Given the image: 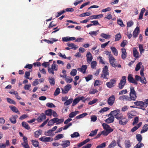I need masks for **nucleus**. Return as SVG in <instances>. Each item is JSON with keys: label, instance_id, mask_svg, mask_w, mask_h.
Masks as SVG:
<instances>
[{"label": "nucleus", "instance_id": "423d86ee", "mask_svg": "<svg viewBox=\"0 0 148 148\" xmlns=\"http://www.w3.org/2000/svg\"><path fill=\"white\" fill-rule=\"evenodd\" d=\"M126 78L125 76H123L122 77L121 79L118 84V87L120 89H123L125 85L126 82Z\"/></svg>", "mask_w": 148, "mask_h": 148}, {"label": "nucleus", "instance_id": "2eb2a0df", "mask_svg": "<svg viewBox=\"0 0 148 148\" xmlns=\"http://www.w3.org/2000/svg\"><path fill=\"white\" fill-rule=\"evenodd\" d=\"M86 57H87V61L88 63H90L91 62L93 57L92 54L90 52H88L87 53Z\"/></svg>", "mask_w": 148, "mask_h": 148}, {"label": "nucleus", "instance_id": "f03ea898", "mask_svg": "<svg viewBox=\"0 0 148 148\" xmlns=\"http://www.w3.org/2000/svg\"><path fill=\"white\" fill-rule=\"evenodd\" d=\"M130 92L129 94L130 96L132 99V100L135 101L137 98V93L134 90V88L131 86L130 87Z\"/></svg>", "mask_w": 148, "mask_h": 148}, {"label": "nucleus", "instance_id": "9d476101", "mask_svg": "<svg viewBox=\"0 0 148 148\" xmlns=\"http://www.w3.org/2000/svg\"><path fill=\"white\" fill-rule=\"evenodd\" d=\"M115 97L112 95L108 99V104L110 106H112L114 104L115 101Z\"/></svg>", "mask_w": 148, "mask_h": 148}, {"label": "nucleus", "instance_id": "49530a36", "mask_svg": "<svg viewBox=\"0 0 148 148\" xmlns=\"http://www.w3.org/2000/svg\"><path fill=\"white\" fill-rule=\"evenodd\" d=\"M110 35H108L103 33H101V36L105 39H108L110 38Z\"/></svg>", "mask_w": 148, "mask_h": 148}, {"label": "nucleus", "instance_id": "473e14b6", "mask_svg": "<svg viewBox=\"0 0 148 148\" xmlns=\"http://www.w3.org/2000/svg\"><path fill=\"white\" fill-rule=\"evenodd\" d=\"M73 101V99L71 98L69 99H67L64 103V105L65 106H67L71 104Z\"/></svg>", "mask_w": 148, "mask_h": 148}, {"label": "nucleus", "instance_id": "72a5a7b5", "mask_svg": "<svg viewBox=\"0 0 148 148\" xmlns=\"http://www.w3.org/2000/svg\"><path fill=\"white\" fill-rule=\"evenodd\" d=\"M46 115L49 116H51L52 114V110L51 109H49L46 110L45 112Z\"/></svg>", "mask_w": 148, "mask_h": 148}, {"label": "nucleus", "instance_id": "0eeeda50", "mask_svg": "<svg viewBox=\"0 0 148 148\" xmlns=\"http://www.w3.org/2000/svg\"><path fill=\"white\" fill-rule=\"evenodd\" d=\"M127 79L129 82L130 83H132L136 85L138 84L137 82L134 78L133 77V75L132 74H129L128 75Z\"/></svg>", "mask_w": 148, "mask_h": 148}, {"label": "nucleus", "instance_id": "a18cd8bd", "mask_svg": "<svg viewBox=\"0 0 148 148\" xmlns=\"http://www.w3.org/2000/svg\"><path fill=\"white\" fill-rule=\"evenodd\" d=\"M138 47L140 52V53L142 54L144 52V51L145 50V49L143 48V45L141 44L139 45Z\"/></svg>", "mask_w": 148, "mask_h": 148}, {"label": "nucleus", "instance_id": "bb28decb", "mask_svg": "<svg viewBox=\"0 0 148 148\" xmlns=\"http://www.w3.org/2000/svg\"><path fill=\"white\" fill-rule=\"evenodd\" d=\"M125 148H130L131 146L130 141L129 140H125Z\"/></svg>", "mask_w": 148, "mask_h": 148}, {"label": "nucleus", "instance_id": "f257e3e1", "mask_svg": "<svg viewBox=\"0 0 148 148\" xmlns=\"http://www.w3.org/2000/svg\"><path fill=\"white\" fill-rule=\"evenodd\" d=\"M108 71V66H105L103 68L101 77L103 79H106L107 80L109 77V73Z\"/></svg>", "mask_w": 148, "mask_h": 148}, {"label": "nucleus", "instance_id": "5fc2aeb1", "mask_svg": "<svg viewBox=\"0 0 148 148\" xmlns=\"http://www.w3.org/2000/svg\"><path fill=\"white\" fill-rule=\"evenodd\" d=\"M99 32V30L95 31H91L89 33V34L91 36H96L98 33V32Z\"/></svg>", "mask_w": 148, "mask_h": 148}, {"label": "nucleus", "instance_id": "052dcab7", "mask_svg": "<svg viewBox=\"0 0 148 148\" xmlns=\"http://www.w3.org/2000/svg\"><path fill=\"white\" fill-rule=\"evenodd\" d=\"M140 81L143 84H145L147 83L145 77H141Z\"/></svg>", "mask_w": 148, "mask_h": 148}, {"label": "nucleus", "instance_id": "680f3d73", "mask_svg": "<svg viewBox=\"0 0 148 148\" xmlns=\"http://www.w3.org/2000/svg\"><path fill=\"white\" fill-rule=\"evenodd\" d=\"M106 143H103L102 144L98 145L96 148H103L105 147L106 146Z\"/></svg>", "mask_w": 148, "mask_h": 148}, {"label": "nucleus", "instance_id": "09e8293b", "mask_svg": "<svg viewBox=\"0 0 148 148\" xmlns=\"http://www.w3.org/2000/svg\"><path fill=\"white\" fill-rule=\"evenodd\" d=\"M60 93V90L59 88H57L56 89V90L54 92V95L55 96H57Z\"/></svg>", "mask_w": 148, "mask_h": 148}, {"label": "nucleus", "instance_id": "6e6d98bb", "mask_svg": "<svg viewBox=\"0 0 148 148\" xmlns=\"http://www.w3.org/2000/svg\"><path fill=\"white\" fill-rule=\"evenodd\" d=\"M71 88V86L70 84H67L64 87V89L66 91L68 92Z\"/></svg>", "mask_w": 148, "mask_h": 148}, {"label": "nucleus", "instance_id": "5701e85b", "mask_svg": "<svg viewBox=\"0 0 148 148\" xmlns=\"http://www.w3.org/2000/svg\"><path fill=\"white\" fill-rule=\"evenodd\" d=\"M67 45L68 47H71V49H73L74 50H76L78 48V47L77 46L75 45L73 43H68L67 44Z\"/></svg>", "mask_w": 148, "mask_h": 148}, {"label": "nucleus", "instance_id": "7ed1b4c3", "mask_svg": "<svg viewBox=\"0 0 148 148\" xmlns=\"http://www.w3.org/2000/svg\"><path fill=\"white\" fill-rule=\"evenodd\" d=\"M117 119L119 120V123L123 125H126L128 122V120L122 114Z\"/></svg>", "mask_w": 148, "mask_h": 148}, {"label": "nucleus", "instance_id": "a211bd4d", "mask_svg": "<svg viewBox=\"0 0 148 148\" xmlns=\"http://www.w3.org/2000/svg\"><path fill=\"white\" fill-rule=\"evenodd\" d=\"M87 68V66L86 65H83L81 68H78V70L81 72L83 74H84L85 73L86 71Z\"/></svg>", "mask_w": 148, "mask_h": 148}, {"label": "nucleus", "instance_id": "e2e57ef3", "mask_svg": "<svg viewBox=\"0 0 148 148\" xmlns=\"http://www.w3.org/2000/svg\"><path fill=\"white\" fill-rule=\"evenodd\" d=\"M117 23L121 27H123L125 26V25L123 24V21L121 20H118Z\"/></svg>", "mask_w": 148, "mask_h": 148}, {"label": "nucleus", "instance_id": "ea45409f", "mask_svg": "<svg viewBox=\"0 0 148 148\" xmlns=\"http://www.w3.org/2000/svg\"><path fill=\"white\" fill-rule=\"evenodd\" d=\"M144 145L141 142L138 143L134 147V148H141L144 146Z\"/></svg>", "mask_w": 148, "mask_h": 148}, {"label": "nucleus", "instance_id": "f3484780", "mask_svg": "<svg viewBox=\"0 0 148 148\" xmlns=\"http://www.w3.org/2000/svg\"><path fill=\"white\" fill-rule=\"evenodd\" d=\"M18 117V116L17 115H13L10 118L9 120L12 123L15 124L16 123V119Z\"/></svg>", "mask_w": 148, "mask_h": 148}, {"label": "nucleus", "instance_id": "f704fd0d", "mask_svg": "<svg viewBox=\"0 0 148 148\" xmlns=\"http://www.w3.org/2000/svg\"><path fill=\"white\" fill-rule=\"evenodd\" d=\"M32 145L35 147H37L39 145V143L37 140H31Z\"/></svg>", "mask_w": 148, "mask_h": 148}, {"label": "nucleus", "instance_id": "e433bc0d", "mask_svg": "<svg viewBox=\"0 0 148 148\" xmlns=\"http://www.w3.org/2000/svg\"><path fill=\"white\" fill-rule=\"evenodd\" d=\"M98 130V129H95L94 130L92 131L89 134V136L91 137L94 136L97 134Z\"/></svg>", "mask_w": 148, "mask_h": 148}, {"label": "nucleus", "instance_id": "0e129e2a", "mask_svg": "<svg viewBox=\"0 0 148 148\" xmlns=\"http://www.w3.org/2000/svg\"><path fill=\"white\" fill-rule=\"evenodd\" d=\"M109 109V108L107 107H105L101 109V110L99 111L101 113L104 112L106 111H108Z\"/></svg>", "mask_w": 148, "mask_h": 148}, {"label": "nucleus", "instance_id": "c03bdc74", "mask_svg": "<svg viewBox=\"0 0 148 148\" xmlns=\"http://www.w3.org/2000/svg\"><path fill=\"white\" fill-rule=\"evenodd\" d=\"M7 101L9 103L15 105L16 104V102L13 99L9 98H6Z\"/></svg>", "mask_w": 148, "mask_h": 148}, {"label": "nucleus", "instance_id": "864d4df0", "mask_svg": "<svg viewBox=\"0 0 148 148\" xmlns=\"http://www.w3.org/2000/svg\"><path fill=\"white\" fill-rule=\"evenodd\" d=\"M77 70L75 69H73L70 72V75L72 76H75L77 74Z\"/></svg>", "mask_w": 148, "mask_h": 148}, {"label": "nucleus", "instance_id": "79ce46f5", "mask_svg": "<svg viewBox=\"0 0 148 148\" xmlns=\"http://www.w3.org/2000/svg\"><path fill=\"white\" fill-rule=\"evenodd\" d=\"M98 92V91L96 88L91 89L89 92L90 94H95Z\"/></svg>", "mask_w": 148, "mask_h": 148}, {"label": "nucleus", "instance_id": "6e6552de", "mask_svg": "<svg viewBox=\"0 0 148 148\" xmlns=\"http://www.w3.org/2000/svg\"><path fill=\"white\" fill-rule=\"evenodd\" d=\"M116 82V81L115 79H112L109 82H107L106 85L108 88H112L114 86V84H115Z\"/></svg>", "mask_w": 148, "mask_h": 148}, {"label": "nucleus", "instance_id": "3c124183", "mask_svg": "<svg viewBox=\"0 0 148 148\" xmlns=\"http://www.w3.org/2000/svg\"><path fill=\"white\" fill-rule=\"evenodd\" d=\"M97 63L96 61H92L91 63V67L92 69H95V68L96 66L97 65Z\"/></svg>", "mask_w": 148, "mask_h": 148}, {"label": "nucleus", "instance_id": "412c9836", "mask_svg": "<svg viewBox=\"0 0 148 148\" xmlns=\"http://www.w3.org/2000/svg\"><path fill=\"white\" fill-rule=\"evenodd\" d=\"M114 118L113 116H111L108 118L106 119L105 121L108 123H110L113 122L114 121Z\"/></svg>", "mask_w": 148, "mask_h": 148}, {"label": "nucleus", "instance_id": "4d7b16f0", "mask_svg": "<svg viewBox=\"0 0 148 148\" xmlns=\"http://www.w3.org/2000/svg\"><path fill=\"white\" fill-rule=\"evenodd\" d=\"M46 106L49 108H55V106L52 103H48L46 104Z\"/></svg>", "mask_w": 148, "mask_h": 148}, {"label": "nucleus", "instance_id": "a878e982", "mask_svg": "<svg viewBox=\"0 0 148 148\" xmlns=\"http://www.w3.org/2000/svg\"><path fill=\"white\" fill-rule=\"evenodd\" d=\"M11 110L13 112L17 113L18 114H20V112L18 109L15 106H12L9 107Z\"/></svg>", "mask_w": 148, "mask_h": 148}, {"label": "nucleus", "instance_id": "9b49d317", "mask_svg": "<svg viewBox=\"0 0 148 148\" xmlns=\"http://www.w3.org/2000/svg\"><path fill=\"white\" fill-rule=\"evenodd\" d=\"M134 104L138 106L145 108L147 107V104L145 102L142 101H136L134 102Z\"/></svg>", "mask_w": 148, "mask_h": 148}, {"label": "nucleus", "instance_id": "f8f14e48", "mask_svg": "<svg viewBox=\"0 0 148 148\" xmlns=\"http://www.w3.org/2000/svg\"><path fill=\"white\" fill-rule=\"evenodd\" d=\"M71 143L69 140H65L62 141L61 145L64 148H66L70 145Z\"/></svg>", "mask_w": 148, "mask_h": 148}, {"label": "nucleus", "instance_id": "b1692460", "mask_svg": "<svg viewBox=\"0 0 148 148\" xmlns=\"http://www.w3.org/2000/svg\"><path fill=\"white\" fill-rule=\"evenodd\" d=\"M52 132L51 130H49L47 132H45V134L46 136H54V134Z\"/></svg>", "mask_w": 148, "mask_h": 148}, {"label": "nucleus", "instance_id": "1a4fd4ad", "mask_svg": "<svg viewBox=\"0 0 148 148\" xmlns=\"http://www.w3.org/2000/svg\"><path fill=\"white\" fill-rule=\"evenodd\" d=\"M40 140L44 142H49L52 141L53 138L52 137L43 136L39 138Z\"/></svg>", "mask_w": 148, "mask_h": 148}, {"label": "nucleus", "instance_id": "ddd939ff", "mask_svg": "<svg viewBox=\"0 0 148 148\" xmlns=\"http://www.w3.org/2000/svg\"><path fill=\"white\" fill-rule=\"evenodd\" d=\"M90 140V139L89 138H87L85 140H84L83 141L80 143H79L77 144V146L73 148H79L87 143L89 142Z\"/></svg>", "mask_w": 148, "mask_h": 148}, {"label": "nucleus", "instance_id": "8fccbe9b", "mask_svg": "<svg viewBox=\"0 0 148 148\" xmlns=\"http://www.w3.org/2000/svg\"><path fill=\"white\" fill-rule=\"evenodd\" d=\"M86 81L88 82L89 80L92 79V75H88L87 77H85Z\"/></svg>", "mask_w": 148, "mask_h": 148}, {"label": "nucleus", "instance_id": "4c0bfd02", "mask_svg": "<svg viewBox=\"0 0 148 148\" xmlns=\"http://www.w3.org/2000/svg\"><path fill=\"white\" fill-rule=\"evenodd\" d=\"M121 38V35L120 33H119L115 35V41L119 40Z\"/></svg>", "mask_w": 148, "mask_h": 148}, {"label": "nucleus", "instance_id": "603ef678", "mask_svg": "<svg viewBox=\"0 0 148 148\" xmlns=\"http://www.w3.org/2000/svg\"><path fill=\"white\" fill-rule=\"evenodd\" d=\"M142 63L141 62H139L136 65L135 68V71H138L140 68V65L142 64Z\"/></svg>", "mask_w": 148, "mask_h": 148}, {"label": "nucleus", "instance_id": "338daca9", "mask_svg": "<svg viewBox=\"0 0 148 148\" xmlns=\"http://www.w3.org/2000/svg\"><path fill=\"white\" fill-rule=\"evenodd\" d=\"M30 74V72L29 71L25 72V77L27 79H29V77Z\"/></svg>", "mask_w": 148, "mask_h": 148}, {"label": "nucleus", "instance_id": "de8ad7c7", "mask_svg": "<svg viewBox=\"0 0 148 148\" xmlns=\"http://www.w3.org/2000/svg\"><path fill=\"white\" fill-rule=\"evenodd\" d=\"M136 138L137 140L139 142H140L142 140V136L140 134H137L136 135Z\"/></svg>", "mask_w": 148, "mask_h": 148}, {"label": "nucleus", "instance_id": "20e7f679", "mask_svg": "<svg viewBox=\"0 0 148 148\" xmlns=\"http://www.w3.org/2000/svg\"><path fill=\"white\" fill-rule=\"evenodd\" d=\"M120 112V110L119 109H116L113 111H111L110 114H108V116H112L117 119L122 114H119Z\"/></svg>", "mask_w": 148, "mask_h": 148}, {"label": "nucleus", "instance_id": "58836bf2", "mask_svg": "<svg viewBox=\"0 0 148 148\" xmlns=\"http://www.w3.org/2000/svg\"><path fill=\"white\" fill-rule=\"evenodd\" d=\"M49 81L50 83V85H54L55 84V79L54 78L51 77L49 79Z\"/></svg>", "mask_w": 148, "mask_h": 148}, {"label": "nucleus", "instance_id": "bf43d9fd", "mask_svg": "<svg viewBox=\"0 0 148 148\" xmlns=\"http://www.w3.org/2000/svg\"><path fill=\"white\" fill-rule=\"evenodd\" d=\"M66 12V11L64 10H63L62 11L57 12V14L56 16V17H58L64 13Z\"/></svg>", "mask_w": 148, "mask_h": 148}, {"label": "nucleus", "instance_id": "dca6fc26", "mask_svg": "<svg viewBox=\"0 0 148 148\" xmlns=\"http://www.w3.org/2000/svg\"><path fill=\"white\" fill-rule=\"evenodd\" d=\"M121 50L122 52L121 58L125 60L126 59L127 55L126 49L125 48H123Z\"/></svg>", "mask_w": 148, "mask_h": 148}, {"label": "nucleus", "instance_id": "c756f323", "mask_svg": "<svg viewBox=\"0 0 148 148\" xmlns=\"http://www.w3.org/2000/svg\"><path fill=\"white\" fill-rule=\"evenodd\" d=\"M116 143L115 140H113L109 144L108 147V148H112L114 147L116 145Z\"/></svg>", "mask_w": 148, "mask_h": 148}, {"label": "nucleus", "instance_id": "c85d7f7f", "mask_svg": "<svg viewBox=\"0 0 148 148\" xmlns=\"http://www.w3.org/2000/svg\"><path fill=\"white\" fill-rule=\"evenodd\" d=\"M110 49L114 55L116 56L118 55V51L115 47H112Z\"/></svg>", "mask_w": 148, "mask_h": 148}, {"label": "nucleus", "instance_id": "aec40b11", "mask_svg": "<svg viewBox=\"0 0 148 148\" xmlns=\"http://www.w3.org/2000/svg\"><path fill=\"white\" fill-rule=\"evenodd\" d=\"M133 51L134 56L135 58V60H136V59L138 58H139V52L135 48L133 49Z\"/></svg>", "mask_w": 148, "mask_h": 148}, {"label": "nucleus", "instance_id": "6ab92c4d", "mask_svg": "<svg viewBox=\"0 0 148 148\" xmlns=\"http://www.w3.org/2000/svg\"><path fill=\"white\" fill-rule=\"evenodd\" d=\"M103 17V15L102 14H100L99 15H92L89 17L88 18H90V19H99L100 18H101Z\"/></svg>", "mask_w": 148, "mask_h": 148}, {"label": "nucleus", "instance_id": "4468645a", "mask_svg": "<svg viewBox=\"0 0 148 148\" xmlns=\"http://www.w3.org/2000/svg\"><path fill=\"white\" fill-rule=\"evenodd\" d=\"M46 117L44 113H41L37 119V121L39 122H42L43 120L45 119Z\"/></svg>", "mask_w": 148, "mask_h": 148}, {"label": "nucleus", "instance_id": "c9c22d12", "mask_svg": "<svg viewBox=\"0 0 148 148\" xmlns=\"http://www.w3.org/2000/svg\"><path fill=\"white\" fill-rule=\"evenodd\" d=\"M72 138H77L80 136L79 134L77 132H75L71 135Z\"/></svg>", "mask_w": 148, "mask_h": 148}, {"label": "nucleus", "instance_id": "2f4dec72", "mask_svg": "<svg viewBox=\"0 0 148 148\" xmlns=\"http://www.w3.org/2000/svg\"><path fill=\"white\" fill-rule=\"evenodd\" d=\"M55 61L53 62V64L51 66V68L53 71H57L58 69V66L55 63Z\"/></svg>", "mask_w": 148, "mask_h": 148}, {"label": "nucleus", "instance_id": "7c9ffc66", "mask_svg": "<svg viewBox=\"0 0 148 148\" xmlns=\"http://www.w3.org/2000/svg\"><path fill=\"white\" fill-rule=\"evenodd\" d=\"M22 125L23 127L27 130H29L30 128V126L26 122L23 121L22 123Z\"/></svg>", "mask_w": 148, "mask_h": 148}, {"label": "nucleus", "instance_id": "cd10ccee", "mask_svg": "<svg viewBox=\"0 0 148 148\" xmlns=\"http://www.w3.org/2000/svg\"><path fill=\"white\" fill-rule=\"evenodd\" d=\"M42 132V130H40L36 131L34 132L35 137L36 138H38L39 135L41 134Z\"/></svg>", "mask_w": 148, "mask_h": 148}, {"label": "nucleus", "instance_id": "13d9d810", "mask_svg": "<svg viewBox=\"0 0 148 148\" xmlns=\"http://www.w3.org/2000/svg\"><path fill=\"white\" fill-rule=\"evenodd\" d=\"M79 100L78 98H76L73 101V103L72 104V106H75L76 104L78 103Z\"/></svg>", "mask_w": 148, "mask_h": 148}, {"label": "nucleus", "instance_id": "a19ab883", "mask_svg": "<svg viewBox=\"0 0 148 148\" xmlns=\"http://www.w3.org/2000/svg\"><path fill=\"white\" fill-rule=\"evenodd\" d=\"M64 136L63 134H59L56 136L54 138L55 140H58L59 139L63 138Z\"/></svg>", "mask_w": 148, "mask_h": 148}, {"label": "nucleus", "instance_id": "4be33fe9", "mask_svg": "<svg viewBox=\"0 0 148 148\" xmlns=\"http://www.w3.org/2000/svg\"><path fill=\"white\" fill-rule=\"evenodd\" d=\"M145 11L146 10L145 8H143L141 9V11L140 13L139 18H138V20H141L143 18L144 13Z\"/></svg>", "mask_w": 148, "mask_h": 148}, {"label": "nucleus", "instance_id": "393cba45", "mask_svg": "<svg viewBox=\"0 0 148 148\" xmlns=\"http://www.w3.org/2000/svg\"><path fill=\"white\" fill-rule=\"evenodd\" d=\"M148 130V125L145 124L143 127L141 131V133H143L146 132Z\"/></svg>", "mask_w": 148, "mask_h": 148}, {"label": "nucleus", "instance_id": "39448f33", "mask_svg": "<svg viewBox=\"0 0 148 148\" xmlns=\"http://www.w3.org/2000/svg\"><path fill=\"white\" fill-rule=\"evenodd\" d=\"M109 60L110 65L113 67H116L117 66V64L115 63L116 60L113 56L111 54L109 53Z\"/></svg>", "mask_w": 148, "mask_h": 148}, {"label": "nucleus", "instance_id": "774afa93", "mask_svg": "<svg viewBox=\"0 0 148 148\" xmlns=\"http://www.w3.org/2000/svg\"><path fill=\"white\" fill-rule=\"evenodd\" d=\"M21 144L25 148H30L28 143H21Z\"/></svg>", "mask_w": 148, "mask_h": 148}, {"label": "nucleus", "instance_id": "37998d69", "mask_svg": "<svg viewBox=\"0 0 148 148\" xmlns=\"http://www.w3.org/2000/svg\"><path fill=\"white\" fill-rule=\"evenodd\" d=\"M88 114L87 113H84L82 114L77 116L76 118L77 119H79L83 118Z\"/></svg>", "mask_w": 148, "mask_h": 148}, {"label": "nucleus", "instance_id": "69168bd1", "mask_svg": "<svg viewBox=\"0 0 148 148\" xmlns=\"http://www.w3.org/2000/svg\"><path fill=\"white\" fill-rule=\"evenodd\" d=\"M102 126L103 127V129L106 130L108 128H110V126L109 125L105 123H103V124H102Z\"/></svg>", "mask_w": 148, "mask_h": 148}]
</instances>
